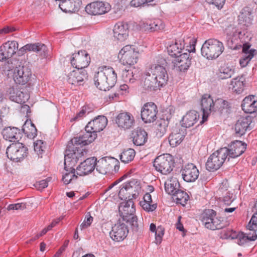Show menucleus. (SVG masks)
I'll return each mask as SVG.
<instances>
[{
	"label": "nucleus",
	"instance_id": "obj_7",
	"mask_svg": "<svg viewBox=\"0 0 257 257\" xmlns=\"http://www.w3.org/2000/svg\"><path fill=\"white\" fill-rule=\"evenodd\" d=\"M156 170L163 174L170 173L174 167V161L172 156L166 154L157 157L154 162Z\"/></svg>",
	"mask_w": 257,
	"mask_h": 257
},
{
	"label": "nucleus",
	"instance_id": "obj_14",
	"mask_svg": "<svg viewBox=\"0 0 257 257\" xmlns=\"http://www.w3.org/2000/svg\"><path fill=\"white\" fill-rule=\"evenodd\" d=\"M115 122L119 128L125 131L133 128L135 119L130 112L123 111L120 112L115 117Z\"/></svg>",
	"mask_w": 257,
	"mask_h": 257
},
{
	"label": "nucleus",
	"instance_id": "obj_26",
	"mask_svg": "<svg viewBox=\"0 0 257 257\" xmlns=\"http://www.w3.org/2000/svg\"><path fill=\"white\" fill-rule=\"evenodd\" d=\"M81 4V0H63L60 2L59 7L64 12L72 13L78 11Z\"/></svg>",
	"mask_w": 257,
	"mask_h": 257
},
{
	"label": "nucleus",
	"instance_id": "obj_12",
	"mask_svg": "<svg viewBox=\"0 0 257 257\" xmlns=\"http://www.w3.org/2000/svg\"><path fill=\"white\" fill-rule=\"evenodd\" d=\"M32 72L31 69L28 66L17 67L14 70V80L15 82L19 84L25 85L28 84L30 85Z\"/></svg>",
	"mask_w": 257,
	"mask_h": 257
},
{
	"label": "nucleus",
	"instance_id": "obj_29",
	"mask_svg": "<svg viewBox=\"0 0 257 257\" xmlns=\"http://www.w3.org/2000/svg\"><path fill=\"white\" fill-rule=\"evenodd\" d=\"M107 123V118L103 115H99L89 122L87 129L94 131L96 134L102 131Z\"/></svg>",
	"mask_w": 257,
	"mask_h": 257
},
{
	"label": "nucleus",
	"instance_id": "obj_55",
	"mask_svg": "<svg viewBox=\"0 0 257 257\" xmlns=\"http://www.w3.org/2000/svg\"><path fill=\"white\" fill-rule=\"evenodd\" d=\"M132 183H133L132 182L128 183V184H129V186L127 189L128 191V193L129 194V196H131V199L133 200L138 197L140 191L141 190V187L139 185L134 187L131 185Z\"/></svg>",
	"mask_w": 257,
	"mask_h": 257
},
{
	"label": "nucleus",
	"instance_id": "obj_48",
	"mask_svg": "<svg viewBox=\"0 0 257 257\" xmlns=\"http://www.w3.org/2000/svg\"><path fill=\"white\" fill-rule=\"evenodd\" d=\"M215 216L216 212L212 209H206L203 212L201 215V219L205 227L208 228V224L209 225L211 223H209V221Z\"/></svg>",
	"mask_w": 257,
	"mask_h": 257
},
{
	"label": "nucleus",
	"instance_id": "obj_49",
	"mask_svg": "<svg viewBox=\"0 0 257 257\" xmlns=\"http://www.w3.org/2000/svg\"><path fill=\"white\" fill-rule=\"evenodd\" d=\"M173 198L176 200L177 203L185 206L189 199L188 194L180 189L173 195Z\"/></svg>",
	"mask_w": 257,
	"mask_h": 257
},
{
	"label": "nucleus",
	"instance_id": "obj_42",
	"mask_svg": "<svg viewBox=\"0 0 257 257\" xmlns=\"http://www.w3.org/2000/svg\"><path fill=\"white\" fill-rule=\"evenodd\" d=\"M180 188V183L176 178L168 179L165 183V189L167 193L173 195Z\"/></svg>",
	"mask_w": 257,
	"mask_h": 257
},
{
	"label": "nucleus",
	"instance_id": "obj_53",
	"mask_svg": "<svg viewBox=\"0 0 257 257\" xmlns=\"http://www.w3.org/2000/svg\"><path fill=\"white\" fill-rule=\"evenodd\" d=\"M234 71L226 65H223L219 68L218 77L221 79H225L230 78L234 74Z\"/></svg>",
	"mask_w": 257,
	"mask_h": 257
},
{
	"label": "nucleus",
	"instance_id": "obj_62",
	"mask_svg": "<svg viewBox=\"0 0 257 257\" xmlns=\"http://www.w3.org/2000/svg\"><path fill=\"white\" fill-rule=\"evenodd\" d=\"M225 33L228 37L235 36L237 33V30L233 25H229L225 29Z\"/></svg>",
	"mask_w": 257,
	"mask_h": 257
},
{
	"label": "nucleus",
	"instance_id": "obj_45",
	"mask_svg": "<svg viewBox=\"0 0 257 257\" xmlns=\"http://www.w3.org/2000/svg\"><path fill=\"white\" fill-rule=\"evenodd\" d=\"M145 27L146 30L150 32H154L164 29L165 25L161 20L154 19L148 21Z\"/></svg>",
	"mask_w": 257,
	"mask_h": 257
},
{
	"label": "nucleus",
	"instance_id": "obj_35",
	"mask_svg": "<svg viewBox=\"0 0 257 257\" xmlns=\"http://www.w3.org/2000/svg\"><path fill=\"white\" fill-rule=\"evenodd\" d=\"M252 17L251 8L248 7H244L238 16V24L248 27L251 24Z\"/></svg>",
	"mask_w": 257,
	"mask_h": 257
},
{
	"label": "nucleus",
	"instance_id": "obj_28",
	"mask_svg": "<svg viewBox=\"0 0 257 257\" xmlns=\"http://www.w3.org/2000/svg\"><path fill=\"white\" fill-rule=\"evenodd\" d=\"M4 138L10 142H17L22 138V133L16 127H6L2 132Z\"/></svg>",
	"mask_w": 257,
	"mask_h": 257
},
{
	"label": "nucleus",
	"instance_id": "obj_27",
	"mask_svg": "<svg viewBox=\"0 0 257 257\" xmlns=\"http://www.w3.org/2000/svg\"><path fill=\"white\" fill-rule=\"evenodd\" d=\"M114 37L120 41H123L128 35V26L126 23L119 22L114 27Z\"/></svg>",
	"mask_w": 257,
	"mask_h": 257
},
{
	"label": "nucleus",
	"instance_id": "obj_39",
	"mask_svg": "<svg viewBox=\"0 0 257 257\" xmlns=\"http://www.w3.org/2000/svg\"><path fill=\"white\" fill-rule=\"evenodd\" d=\"M232 90L237 94H240L244 90L245 86V79L243 75L237 76L231 81Z\"/></svg>",
	"mask_w": 257,
	"mask_h": 257
},
{
	"label": "nucleus",
	"instance_id": "obj_33",
	"mask_svg": "<svg viewBox=\"0 0 257 257\" xmlns=\"http://www.w3.org/2000/svg\"><path fill=\"white\" fill-rule=\"evenodd\" d=\"M184 137V132L179 127L173 128L168 138L170 146L172 147L177 146L182 142Z\"/></svg>",
	"mask_w": 257,
	"mask_h": 257
},
{
	"label": "nucleus",
	"instance_id": "obj_1",
	"mask_svg": "<svg viewBox=\"0 0 257 257\" xmlns=\"http://www.w3.org/2000/svg\"><path fill=\"white\" fill-rule=\"evenodd\" d=\"M85 132L79 137H74L68 142L65 152L66 162L73 164L76 162L77 157H81L83 155L82 148L92 143L97 138V134L93 130L87 129V125L85 128Z\"/></svg>",
	"mask_w": 257,
	"mask_h": 257
},
{
	"label": "nucleus",
	"instance_id": "obj_8",
	"mask_svg": "<svg viewBox=\"0 0 257 257\" xmlns=\"http://www.w3.org/2000/svg\"><path fill=\"white\" fill-rule=\"evenodd\" d=\"M226 151L222 148L212 154L206 163V168L210 172H214L219 169L223 165L226 159Z\"/></svg>",
	"mask_w": 257,
	"mask_h": 257
},
{
	"label": "nucleus",
	"instance_id": "obj_25",
	"mask_svg": "<svg viewBox=\"0 0 257 257\" xmlns=\"http://www.w3.org/2000/svg\"><path fill=\"white\" fill-rule=\"evenodd\" d=\"M96 158H87L77 167V175L84 176L91 173L95 168Z\"/></svg>",
	"mask_w": 257,
	"mask_h": 257
},
{
	"label": "nucleus",
	"instance_id": "obj_10",
	"mask_svg": "<svg viewBox=\"0 0 257 257\" xmlns=\"http://www.w3.org/2000/svg\"><path fill=\"white\" fill-rule=\"evenodd\" d=\"M70 61L76 69H84L89 65L90 58L85 50H80L72 54Z\"/></svg>",
	"mask_w": 257,
	"mask_h": 257
},
{
	"label": "nucleus",
	"instance_id": "obj_3",
	"mask_svg": "<svg viewBox=\"0 0 257 257\" xmlns=\"http://www.w3.org/2000/svg\"><path fill=\"white\" fill-rule=\"evenodd\" d=\"M118 211L122 221L131 225L134 232H140L143 226L141 222H138V218L135 215L136 208L133 200H126L120 203Z\"/></svg>",
	"mask_w": 257,
	"mask_h": 257
},
{
	"label": "nucleus",
	"instance_id": "obj_17",
	"mask_svg": "<svg viewBox=\"0 0 257 257\" xmlns=\"http://www.w3.org/2000/svg\"><path fill=\"white\" fill-rule=\"evenodd\" d=\"M19 44L16 41H9L0 47V61H3L13 56L18 51Z\"/></svg>",
	"mask_w": 257,
	"mask_h": 257
},
{
	"label": "nucleus",
	"instance_id": "obj_16",
	"mask_svg": "<svg viewBox=\"0 0 257 257\" xmlns=\"http://www.w3.org/2000/svg\"><path fill=\"white\" fill-rule=\"evenodd\" d=\"M110 10L108 3L96 1L88 4L85 7L87 13L91 15H100L107 13Z\"/></svg>",
	"mask_w": 257,
	"mask_h": 257
},
{
	"label": "nucleus",
	"instance_id": "obj_52",
	"mask_svg": "<svg viewBox=\"0 0 257 257\" xmlns=\"http://www.w3.org/2000/svg\"><path fill=\"white\" fill-rule=\"evenodd\" d=\"M225 191L226 192L225 195L222 197H220V200H222L224 204L229 205L233 202L234 198L233 197V194L230 193L229 192L227 191L226 187H225L224 189L223 188H220L218 190V193L219 196L220 194L223 193V191Z\"/></svg>",
	"mask_w": 257,
	"mask_h": 257
},
{
	"label": "nucleus",
	"instance_id": "obj_47",
	"mask_svg": "<svg viewBox=\"0 0 257 257\" xmlns=\"http://www.w3.org/2000/svg\"><path fill=\"white\" fill-rule=\"evenodd\" d=\"M228 224L227 221L221 217L215 216L214 220V223H211L208 224V229L211 230L220 229L226 227Z\"/></svg>",
	"mask_w": 257,
	"mask_h": 257
},
{
	"label": "nucleus",
	"instance_id": "obj_21",
	"mask_svg": "<svg viewBox=\"0 0 257 257\" xmlns=\"http://www.w3.org/2000/svg\"><path fill=\"white\" fill-rule=\"evenodd\" d=\"M201 109L203 111L202 119L200 123L202 124L206 121L208 116V114L214 111L215 106V101H213L210 95L205 94L202 96L201 100Z\"/></svg>",
	"mask_w": 257,
	"mask_h": 257
},
{
	"label": "nucleus",
	"instance_id": "obj_54",
	"mask_svg": "<svg viewBox=\"0 0 257 257\" xmlns=\"http://www.w3.org/2000/svg\"><path fill=\"white\" fill-rule=\"evenodd\" d=\"M129 184L125 183L121 186L120 189L118 192V195L121 200H131V196L128 193V189Z\"/></svg>",
	"mask_w": 257,
	"mask_h": 257
},
{
	"label": "nucleus",
	"instance_id": "obj_38",
	"mask_svg": "<svg viewBox=\"0 0 257 257\" xmlns=\"http://www.w3.org/2000/svg\"><path fill=\"white\" fill-rule=\"evenodd\" d=\"M185 43L183 40H176L175 42L171 44L168 48V54L172 56L177 57L184 48Z\"/></svg>",
	"mask_w": 257,
	"mask_h": 257
},
{
	"label": "nucleus",
	"instance_id": "obj_43",
	"mask_svg": "<svg viewBox=\"0 0 257 257\" xmlns=\"http://www.w3.org/2000/svg\"><path fill=\"white\" fill-rule=\"evenodd\" d=\"M143 199V201H140V204L144 210L148 212H152L156 209L157 204H152V196L149 193H146L145 194Z\"/></svg>",
	"mask_w": 257,
	"mask_h": 257
},
{
	"label": "nucleus",
	"instance_id": "obj_36",
	"mask_svg": "<svg viewBox=\"0 0 257 257\" xmlns=\"http://www.w3.org/2000/svg\"><path fill=\"white\" fill-rule=\"evenodd\" d=\"M158 83L154 77L151 73H148L146 74L142 85L144 89L146 90L156 91L162 87L161 85H159Z\"/></svg>",
	"mask_w": 257,
	"mask_h": 257
},
{
	"label": "nucleus",
	"instance_id": "obj_4",
	"mask_svg": "<svg viewBox=\"0 0 257 257\" xmlns=\"http://www.w3.org/2000/svg\"><path fill=\"white\" fill-rule=\"evenodd\" d=\"M224 46L222 42L216 39L206 40L201 47L202 55L208 60L217 58L224 51Z\"/></svg>",
	"mask_w": 257,
	"mask_h": 257
},
{
	"label": "nucleus",
	"instance_id": "obj_41",
	"mask_svg": "<svg viewBox=\"0 0 257 257\" xmlns=\"http://www.w3.org/2000/svg\"><path fill=\"white\" fill-rule=\"evenodd\" d=\"M199 115L195 111H190L182 118V124L184 127H190L193 126L198 120Z\"/></svg>",
	"mask_w": 257,
	"mask_h": 257
},
{
	"label": "nucleus",
	"instance_id": "obj_30",
	"mask_svg": "<svg viewBox=\"0 0 257 257\" xmlns=\"http://www.w3.org/2000/svg\"><path fill=\"white\" fill-rule=\"evenodd\" d=\"M95 168L97 172L102 174L112 173L113 162L110 159L102 158L96 161Z\"/></svg>",
	"mask_w": 257,
	"mask_h": 257
},
{
	"label": "nucleus",
	"instance_id": "obj_11",
	"mask_svg": "<svg viewBox=\"0 0 257 257\" xmlns=\"http://www.w3.org/2000/svg\"><path fill=\"white\" fill-rule=\"evenodd\" d=\"M157 106L152 102L146 103L141 109V118L146 123L153 122L157 119Z\"/></svg>",
	"mask_w": 257,
	"mask_h": 257
},
{
	"label": "nucleus",
	"instance_id": "obj_2",
	"mask_svg": "<svg viewBox=\"0 0 257 257\" xmlns=\"http://www.w3.org/2000/svg\"><path fill=\"white\" fill-rule=\"evenodd\" d=\"M117 81V74L111 67L103 66L98 68L94 77L95 85L101 90H109L114 86Z\"/></svg>",
	"mask_w": 257,
	"mask_h": 257
},
{
	"label": "nucleus",
	"instance_id": "obj_50",
	"mask_svg": "<svg viewBox=\"0 0 257 257\" xmlns=\"http://www.w3.org/2000/svg\"><path fill=\"white\" fill-rule=\"evenodd\" d=\"M22 130L28 138L34 139L37 136V130L32 122L28 124L25 123Z\"/></svg>",
	"mask_w": 257,
	"mask_h": 257
},
{
	"label": "nucleus",
	"instance_id": "obj_23",
	"mask_svg": "<svg viewBox=\"0 0 257 257\" xmlns=\"http://www.w3.org/2000/svg\"><path fill=\"white\" fill-rule=\"evenodd\" d=\"M8 92L10 99L18 103H24L29 98V96L26 92L18 88L11 87Z\"/></svg>",
	"mask_w": 257,
	"mask_h": 257
},
{
	"label": "nucleus",
	"instance_id": "obj_56",
	"mask_svg": "<svg viewBox=\"0 0 257 257\" xmlns=\"http://www.w3.org/2000/svg\"><path fill=\"white\" fill-rule=\"evenodd\" d=\"M253 56L254 54L251 53H246V54H242V56L239 60V63L241 67H244L246 66Z\"/></svg>",
	"mask_w": 257,
	"mask_h": 257
},
{
	"label": "nucleus",
	"instance_id": "obj_13",
	"mask_svg": "<svg viewBox=\"0 0 257 257\" xmlns=\"http://www.w3.org/2000/svg\"><path fill=\"white\" fill-rule=\"evenodd\" d=\"M246 144L240 141H234L232 142L228 146V148H223L226 151L228 161L229 158H235L241 155L246 149Z\"/></svg>",
	"mask_w": 257,
	"mask_h": 257
},
{
	"label": "nucleus",
	"instance_id": "obj_34",
	"mask_svg": "<svg viewBox=\"0 0 257 257\" xmlns=\"http://www.w3.org/2000/svg\"><path fill=\"white\" fill-rule=\"evenodd\" d=\"M190 54L184 53L176 57L175 64L180 72H185L191 64Z\"/></svg>",
	"mask_w": 257,
	"mask_h": 257
},
{
	"label": "nucleus",
	"instance_id": "obj_63",
	"mask_svg": "<svg viewBox=\"0 0 257 257\" xmlns=\"http://www.w3.org/2000/svg\"><path fill=\"white\" fill-rule=\"evenodd\" d=\"M26 208V205L24 203H17V204H10L8 206V210H24Z\"/></svg>",
	"mask_w": 257,
	"mask_h": 257
},
{
	"label": "nucleus",
	"instance_id": "obj_57",
	"mask_svg": "<svg viewBox=\"0 0 257 257\" xmlns=\"http://www.w3.org/2000/svg\"><path fill=\"white\" fill-rule=\"evenodd\" d=\"M247 227L250 231H257V211L252 215Z\"/></svg>",
	"mask_w": 257,
	"mask_h": 257
},
{
	"label": "nucleus",
	"instance_id": "obj_51",
	"mask_svg": "<svg viewBox=\"0 0 257 257\" xmlns=\"http://www.w3.org/2000/svg\"><path fill=\"white\" fill-rule=\"evenodd\" d=\"M136 152L133 149L124 150L120 155V160L124 164L128 163L134 160Z\"/></svg>",
	"mask_w": 257,
	"mask_h": 257
},
{
	"label": "nucleus",
	"instance_id": "obj_32",
	"mask_svg": "<svg viewBox=\"0 0 257 257\" xmlns=\"http://www.w3.org/2000/svg\"><path fill=\"white\" fill-rule=\"evenodd\" d=\"M254 97V95H249L243 99L241 107L244 112L252 113L257 111V100Z\"/></svg>",
	"mask_w": 257,
	"mask_h": 257
},
{
	"label": "nucleus",
	"instance_id": "obj_18",
	"mask_svg": "<svg viewBox=\"0 0 257 257\" xmlns=\"http://www.w3.org/2000/svg\"><path fill=\"white\" fill-rule=\"evenodd\" d=\"M128 229L127 226L119 219L117 223L112 227L109 233L110 236L115 241L123 240L127 235Z\"/></svg>",
	"mask_w": 257,
	"mask_h": 257
},
{
	"label": "nucleus",
	"instance_id": "obj_59",
	"mask_svg": "<svg viewBox=\"0 0 257 257\" xmlns=\"http://www.w3.org/2000/svg\"><path fill=\"white\" fill-rule=\"evenodd\" d=\"M165 229L161 226H158L155 232V240L157 244H160L164 234Z\"/></svg>",
	"mask_w": 257,
	"mask_h": 257
},
{
	"label": "nucleus",
	"instance_id": "obj_31",
	"mask_svg": "<svg viewBox=\"0 0 257 257\" xmlns=\"http://www.w3.org/2000/svg\"><path fill=\"white\" fill-rule=\"evenodd\" d=\"M231 108V104L228 101L220 98L215 99L213 112L226 115L230 113Z\"/></svg>",
	"mask_w": 257,
	"mask_h": 257
},
{
	"label": "nucleus",
	"instance_id": "obj_37",
	"mask_svg": "<svg viewBox=\"0 0 257 257\" xmlns=\"http://www.w3.org/2000/svg\"><path fill=\"white\" fill-rule=\"evenodd\" d=\"M147 140L148 134L144 129H137L133 133V141L136 146L144 145Z\"/></svg>",
	"mask_w": 257,
	"mask_h": 257
},
{
	"label": "nucleus",
	"instance_id": "obj_46",
	"mask_svg": "<svg viewBox=\"0 0 257 257\" xmlns=\"http://www.w3.org/2000/svg\"><path fill=\"white\" fill-rule=\"evenodd\" d=\"M257 239V233L255 231H252L248 233V235H245L242 232H239V235L237 238V243L243 245L248 240L254 241Z\"/></svg>",
	"mask_w": 257,
	"mask_h": 257
},
{
	"label": "nucleus",
	"instance_id": "obj_58",
	"mask_svg": "<svg viewBox=\"0 0 257 257\" xmlns=\"http://www.w3.org/2000/svg\"><path fill=\"white\" fill-rule=\"evenodd\" d=\"M34 148L35 151L38 155H42L45 149V146L44 145V142L42 140H37L34 143Z\"/></svg>",
	"mask_w": 257,
	"mask_h": 257
},
{
	"label": "nucleus",
	"instance_id": "obj_60",
	"mask_svg": "<svg viewBox=\"0 0 257 257\" xmlns=\"http://www.w3.org/2000/svg\"><path fill=\"white\" fill-rule=\"evenodd\" d=\"M93 218L91 216L89 212L87 213L85 215L83 222L80 225L81 230L88 227L92 223Z\"/></svg>",
	"mask_w": 257,
	"mask_h": 257
},
{
	"label": "nucleus",
	"instance_id": "obj_9",
	"mask_svg": "<svg viewBox=\"0 0 257 257\" xmlns=\"http://www.w3.org/2000/svg\"><path fill=\"white\" fill-rule=\"evenodd\" d=\"M28 151V148L23 143L17 142L7 148L6 154L11 160L18 162L27 156Z\"/></svg>",
	"mask_w": 257,
	"mask_h": 257
},
{
	"label": "nucleus",
	"instance_id": "obj_6",
	"mask_svg": "<svg viewBox=\"0 0 257 257\" xmlns=\"http://www.w3.org/2000/svg\"><path fill=\"white\" fill-rule=\"evenodd\" d=\"M139 55V51L134 46L127 45L120 50L118 58L123 65L132 66L138 61Z\"/></svg>",
	"mask_w": 257,
	"mask_h": 257
},
{
	"label": "nucleus",
	"instance_id": "obj_19",
	"mask_svg": "<svg viewBox=\"0 0 257 257\" xmlns=\"http://www.w3.org/2000/svg\"><path fill=\"white\" fill-rule=\"evenodd\" d=\"M88 77L87 72L85 69H76L68 74L67 81L72 85L79 86L83 85Z\"/></svg>",
	"mask_w": 257,
	"mask_h": 257
},
{
	"label": "nucleus",
	"instance_id": "obj_61",
	"mask_svg": "<svg viewBox=\"0 0 257 257\" xmlns=\"http://www.w3.org/2000/svg\"><path fill=\"white\" fill-rule=\"evenodd\" d=\"M238 235L239 232H236L235 231H234L232 229H227L225 230L223 234L224 237L225 238H231L232 239H237Z\"/></svg>",
	"mask_w": 257,
	"mask_h": 257
},
{
	"label": "nucleus",
	"instance_id": "obj_24",
	"mask_svg": "<svg viewBox=\"0 0 257 257\" xmlns=\"http://www.w3.org/2000/svg\"><path fill=\"white\" fill-rule=\"evenodd\" d=\"M252 117L250 116L240 117L235 124V131L239 136L243 135L247 130H251Z\"/></svg>",
	"mask_w": 257,
	"mask_h": 257
},
{
	"label": "nucleus",
	"instance_id": "obj_20",
	"mask_svg": "<svg viewBox=\"0 0 257 257\" xmlns=\"http://www.w3.org/2000/svg\"><path fill=\"white\" fill-rule=\"evenodd\" d=\"M182 178L187 182H193L198 178L199 171L193 163H188L183 166L181 170Z\"/></svg>",
	"mask_w": 257,
	"mask_h": 257
},
{
	"label": "nucleus",
	"instance_id": "obj_40",
	"mask_svg": "<svg viewBox=\"0 0 257 257\" xmlns=\"http://www.w3.org/2000/svg\"><path fill=\"white\" fill-rule=\"evenodd\" d=\"M122 76L125 82L133 84L139 79L140 75L139 71L133 68V69L123 70Z\"/></svg>",
	"mask_w": 257,
	"mask_h": 257
},
{
	"label": "nucleus",
	"instance_id": "obj_5",
	"mask_svg": "<svg viewBox=\"0 0 257 257\" xmlns=\"http://www.w3.org/2000/svg\"><path fill=\"white\" fill-rule=\"evenodd\" d=\"M167 64L165 58L159 57L156 63L152 64L150 69V73L157 80L161 87L165 86L168 80V75L166 69Z\"/></svg>",
	"mask_w": 257,
	"mask_h": 257
},
{
	"label": "nucleus",
	"instance_id": "obj_44",
	"mask_svg": "<svg viewBox=\"0 0 257 257\" xmlns=\"http://www.w3.org/2000/svg\"><path fill=\"white\" fill-rule=\"evenodd\" d=\"M169 120L167 117L160 118L157 122L156 134L159 137H163L167 132Z\"/></svg>",
	"mask_w": 257,
	"mask_h": 257
},
{
	"label": "nucleus",
	"instance_id": "obj_22",
	"mask_svg": "<svg viewBox=\"0 0 257 257\" xmlns=\"http://www.w3.org/2000/svg\"><path fill=\"white\" fill-rule=\"evenodd\" d=\"M66 153L65 154L64 156V169L66 173L63 176L62 180L65 184H68L72 180H76L77 178V176L75 174L74 166L77 163L80 157H77L76 162L74 164L69 163L66 162Z\"/></svg>",
	"mask_w": 257,
	"mask_h": 257
},
{
	"label": "nucleus",
	"instance_id": "obj_15",
	"mask_svg": "<svg viewBox=\"0 0 257 257\" xmlns=\"http://www.w3.org/2000/svg\"><path fill=\"white\" fill-rule=\"evenodd\" d=\"M19 56H22L27 51H33L42 58H46L48 55V49L47 46L41 43L27 44L20 49H18Z\"/></svg>",
	"mask_w": 257,
	"mask_h": 257
},
{
	"label": "nucleus",
	"instance_id": "obj_64",
	"mask_svg": "<svg viewBox=\"0 0 257 257\" xmlns=\"http://www.w3.org/2000/svg\"><path fill=\"white\" fill-rule=\"evenodd\" d=\"M48 185V181L47 180H42L36 182L34 184L35 187L39 190H42L46 188Z\"/></svg>",
	"mask_w": 257,
	"mask_h": 257
}]
</instances>
